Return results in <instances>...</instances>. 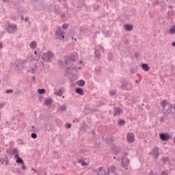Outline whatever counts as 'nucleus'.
I'll list each match as a JSON object with an SVG mask.
<instances>
[{
    "instance_id": "c9c22d12",
    "label": "nucleus",
    "mask_w": 175,
    "mask_h": 175,
    "mask_svg": "<svg viewBox=\"0 0 175 175\" xmlns=\"http://www.w3.org/2000/svg\"><path fill=\"white\" fill-rule=\"evenodd\" d=\"M109 94H110V95L114 96V95H116V90H111L109 92Z\"/></svg>"
},
{
    "instance_id": "864d4df0",
    "label": "nucleus",
    "mask_w": 175,
    "mask_h": 175,
    "mask_svg": "<svg viewBox=\"0 0 175 175\" xmlns=\"http://www.w3.org/2000/svg\"><path fill=\"white\" fill-rule=\"evenodd\" d=\"M28 21V18H25V22Z\"/></svg>"
},
{
    "instance_id": "a19ab883",
    "label": "nucleus",
    "mask_w": 175,
    "mask_h": 175,
    "mask_svg": "<svg viewBox=\"0 0 175 175\" xmlns=\"http://www.w3.org/2000/svg\"><path fill=\"white\" fill-rule=\"evenodd\" d=\"M5 106V103H2L0 104V109H2Z\"/></svg>"
},
{
    "instance_id": "bb28decb",
    "label": "nucleus",
    "mask_w": 175,
    "mask_h": 175,
    "mask_svg": "<svg viewBox=\"0 0 175 175\" xmlns=\"http://www.w3.org/2000/svg\"><path fill=\"white\" fill-rule=\"evenodd\" d=\"M94 55L96 58H99V57H100V53H99V51L98 49H95Z\"/></svg>"
},
{
    "instance_id": "e2e57ef3",
    "label": "nucleus",
    "mask_w": 175,
    "mask_h": 175,
    "mask_svg": "<svg viewBox=\"0 0 175 175\" xmlns=\"http://www.w3.org/2000/svg\"><path fill=\"white\" fill-rule=\"evenodd\" d=\"M75 40H77V39H75Z\"/></svg>"
},
{
    "instance_id": "dca6fc26",
    "label": "nucleus",
    "mask_w": 175,
    "mask_h": 175,
    "mask_svg": "<svg viewBox=\"0 0 175 175\" xmlns=\"http://www.w3.org/2000/svg\"><path fill=\"white\" fill-rule=\"evenodd\" d=\"M142 68L143 70H144L145 72H148V70H150V67L148 66V64H142Z\"/></svg>"
},
{
    "instance_id": "c03bdc74",
    "label": "nucleus",
    "mask_w": 175,
    "mask_h": 175,
    "mask_svg": "<svg viewBox=\"0 0 175 175\" xmlns=\"http://www.w3.org/2000/svg\"><path fill=\"white\" fill-rule=\"evenodd\" d=\"M164 162H169V159L168 158H165L164 159Z\"/></svg>"
},
{
    "instance_id": "a18cd8bd",
    "label": "nucleus",
    "mask_w": 175,
    "mask_h": 175,
    "mask_svg": "<svg viewBox=\"0 0 175 175\" xmlns=\"http://www.w3.org/2000/svg\"><path fill=\"white\" fill-rule=\"evenodd\" d=\"M161 175H167V173L166 172H162Z\"/></svg>"
},
{
    "instance_id": "f704fd0d",
    "label": "nucleus",
    "mask_w": 175,
    "mask_h": 175,
    "mask_svg": "<svg viewBox=\"0 0 175 175\" xmlns=\"http://www.w3.org/2000/svg\"><path fill=\"white\" fill-rule=\"evenodd\" d=\"M68 27H69V25L68 24H64L62 25L63 29H68Z\"/></svg>"
},
{
    "instance_id": "9d476101",
    "label": "nucleus",
    "mask_w": 175,
    "mask_h": 175,
    "mask_svg": "<svg viewBox=\"0 0 175 175\" xmlns=\"http://www.w3.org/2000/svg\"><path fill=\"white\" fill-rule=\"evenodd\" d=\"M17 29V25H8V27L7 29L8 32L9 33H13Z\"/></svg>"
},
{
    "instance_id": "b1692460",
    "label": "nucleus",
    "mask_w": 175,
    "mask_h": 175,
    "mask_svg": "<svg viewBox=\"0 0 175 175\" xmlns=\"http://www.w3.org/2000/svg\"><path fill=\"white\" fill-rule=\"evenodd\" d=\"M53 103V100L51 99H46L44 100V104L46 105V106H50V105H51Z\"/></svg>"
},
{
    "instance_id": "20e7f679",
    "label": "nucleus",
    "mask_w": 175,
    "mask_h": 175,
    "mask_svg": "<svg viewBox=\"0 0 175 175\" xmlns=\"http://www.w3.org/2000/svg\"><path fill=\"white\" fill-rule=\"evenodd\" d=\"M25 64H28V59H19L16 64V69L18 70H20V69H21V68H23Z\"/></svg>"
},
{
    "instance_id": "f3484780",
    "label": "nucleus",
    "mask_w": 175,
    "mask_h": 175,
    "mask_svg": "<svg viewBox=\"0 0 175 175\" xmlns=\"http://www.w3.org/2000/svg\"><path fill=\"white\" fill-rule=\"evenodd\" d=\"M36 47H38V42H36V41H32L30 43V48L35 49H36Z\"/></svg>"
},
{
    "instance_id": "49530a36",
    "label": "nucleus",
    "mask_w": 175,
    "mask_h": 175,
    "mask_svg": "<svg viewBox=\"0 0 175 175\" xmlns=\"http://www.w3.org/2000/svg\"><path fill=\"white\" fill-rule=\"evenodd\" d=\"M31 171L34 172V173H36V170H35V168H31Z\"/></svg>"
},
{
    "instance_id": "6e6552de",
    "label": "nucleus",
    "mask_w": 175,
    "mask_h": 175,
    "mask_svg": "<svg viewBox=\"0 0 175 175\" xmlns=\"http://www.w3.org/2000/svg\"><path fill=\"white\" fill-rule=\"evenodd\" d=\"M126 140L128 143H133L135 142V135L132 133H128L126 135Z\"/></svg>"
},
{
    "instance_id": "72a5a7b5",
    "label": "nucleus",
    "mask_w": 175,
    "mask_h": 175,
    "mask_svg": "<svg viewBox=\"0 0 175 175\" xmlns=\"http://www.w3.org/2000/svg\"><path fill=\"white\" fill-rule=\"evenodd\" d=\"M31 136L32 139H36V137H38V135H36L35 133H31Z\"/></svg>"
},
{
    "instance_id": "79ce46f5",
    "label": "nucleus",
    "mask_w": 175,
    "mask_h": 175,
    "mask_svg": "<svg viewBox=\"0 0 175 175\" xmlns=\"http://www.w3.org/2000/svg\"><path fill=\"white\" fill-rule=\"evenodd\" d=\"M158 3H159V1H158L157 0H155L154 1V5H158Z\"/></svg>"
},
{
    "instance_id": "09e8293b",
    "label": "nucleus",
    "mask_w": 175,
    "mask_h": 175,
    "mask_svg": "<svg viewBox=\"0 0 175 175\" xmlns=\"http://www.w3.org/2000/svg\"><path fill=\"white\" fill-rule=\"evenodd\" d=\"M98 9H99V5H97V7L94 8L95 10H98Z\"/></svg>"
},
{
    "instance_id": "cd10ccee",
    "label": "nucleus",
    "mask_w": 175,
    "mask_h": 175,
    "mask_svg": "<svg viewBox=\"0 0 175 175\" xmlns=\"http://www.w3.org/2000/svg\"><path fill=\"white\" fill-rule=\"evenodd\" d=\"M161 107H163V109H165V107H166V105H167V101H166V100H163L161 103Z\"/></svg>"
},
{
    "instance_id": "f03ea898",
    "label": "nucleus",
    "mask_w": 175,
    "mask_h": 175,
    "mask_svg": "<svg viewBox=\"0 0 175 175\" xmlns=\"http://www.w3.org/2000/svg\"><path fill=\"white\" fill-rule=\"evenodd\" d=\"M42 58L45 62H51V58H54V53L51 51H48L42 55Z\"/></svg>"
},
{
    "instance_id": "7ed1b4c3",
    "label": "nucleus",
    "mask_w": 175,
    "mask_h": 175,
    "mask_svg": "<svg viewBox=\"0 0 175 175\" xmlns=\"http://www.w3.org/2000/svg\"><path fill=\"white\" fill-rule=\"evenodd\" d=\"M64 31H62V29L61 27L58 28L55 31V39H58L59 40H62V39H65V36Z\"/></svg>"
},
{
    "instance_id": "4d7b16f0",
    "label": "nucleus",
    "mask_w": 175,
    "mask_h": 175,
    "mask_svg": "<svg viewBox=\"0 0 175 175\" xmlns=\"http://www.w3.org/2000/svg\"><path fill=\"white\" fill-rule=\"evenodd\" d=\"M32 79H33V80H35V77H33Z\"/></svg>"
},
{
    "instance_id": "f257e3e1",
    "label": "nucleus",
    "mask_w": 175,
    "mask_h": 175,
    "mask_svg": "<svg viewBox=\"0 0 175 175\" xmlns=\"http://www.w3.org/2000/svg\"><path fill=\"white\" fill-rule=\"evenodd\" d=\"M115 155L117 157V161L122 160V167H126L127 169L128 166H129V159H128L127 155L128 152H124V156L122 157H120V154H121V150L120 149L115 148L114 149Z\"/></svg>"
},
{
    "instance_id": "ddd939ff",
    "label": "nucleus",
    "mask_w": 175,
    "mask_h": 175,
    "mask_svg": "<svg viewBox=\"0 0 175 175\" xmlns=\"http://www.w3.org/2000/svg\"><path fill=\"white\" fill-rule=\"evenodd\" d=\"M65 92V89L64 88H62L59 89L58 92H55V94L57 95V96H62V94Z\"/></svg>"
},
{
    "instance_id": "052dcab7",
    "label": "nucleus",
    "mask_w": 175,
    "mask_h": 175,
    "mask_svg": "<svg viewBox=\"0 0 175 175\" xmlns=\"http://www.w3.org/2000/svg\"><path fill=\"white\" fill-rule=\"evenodd\" d=\"M116 157H113V159H116Z\"/></svg>"
},
{
    "instance_id": "3c124183",
    "label": "nucleus",
    "mask_w": 175,
    "mask_h": 175,
    "mask_svg": "<svg viewBox=\"0 0 175 175\" xmlns=\"http://www.w3.org/2000/svg\"><path fill=\"white\" fill-rule=\"evenodd\" d=\"M124 43H125L126 44H128V40H126L124 41Z\"/></svg>"
},
{
    "instance_id": "603ef678",
    "label": "nucleus",
    "mask_w": 175,
    "mask_h": 175,
    "mask_svg": "<svg viewBox=\"0 0 175 175\" xmlns=\"http://www.w3.org/2000/svg\"><path fill=\"white\" fill-rule=\"evenodd\" d=\"M172 46H173V47H175V42H172Z\"/></svg>"
},
{
    "instance_id": "69168bd1",
    "label": "nucleus",
    "mask_w": 175,
    "mask_h": 175,
    "mask_svg": "<svg viewBox=\"0 0 175 175\" xmlns=\"http://www.w3.org/2000/svg\"><path fill=\"white\" fill-rule=\"evenodd\" d=\"M3 1H6V0H3Z\"/></svg>"
},
{
    "instance_id": "2f4dec72",
    "label": "nucleus",
    "mask_w": 175,
    "mask_h": 175,
    "mask_svg": "<svg viewBox=\"0 0 175 175\" xmlns=\"http://www.w3.org/2000/svg\"><path fill=\"white\" fill-rule=\"evenodd\" d=\"M118 124H119V125H120V126L124 125V124H125V120H119Z\"/></svg>"
},
{
    "instance_id": "c756f323",
    "label": "nucleus",
    "mask_w": 175,
    "mask_h": 175,
    "mask_svg": "<svg viewBox=\"0 0 175 175\" xmlns=\"http://www.w3.org/2000/svg\"><path fill=\"white\" fill-rule=\"evenodd\" d=\"M38 94H46V90L44 89H38Z\"/></svg>"
},
{
    "instance_id": "bf43d9fd",
    "label": "nucleus",
    "mask_w": 175,
    "mask_h": 175,
    "mask_svg": "<svg viewBox=\"0 0 175 175\" xmlns=\"http://www.w3.org/2000/svg\"><path fill=\"white\" fill-rule=\"evenodd\" d=\"M136 83H139V81L136 80Z\"/></svg>"
},
{
    "instance_id": "6ab92c4d",
    "label": "nucleus",
    "mask_w": 175,
    "mask_h": 175,
    "mask_svg": "<svg viewBox=\"0 0 175 175\" xmlns=\"http://www.w3.org/2000/svg\"><path fill=\"white\" fill-rule=\"evenodd\" d=\"M107 172L108 173H110V172L114 173V172H116V166L114 165L111 166L107 170Z\"/></svg>"
},
{
    "instance_id": "c85d7f7f",
    "label": "nucleus",
    "mask_w": 175,
    "mask_h": 175,
    "mask_svg": "<svg viewBox=\"0 0 175 175\" xmlns=\"http://www.w3.org/2000/svg\"><path fill=\"white\" fill-rule=\"evenodd\" d=\"M105 140H106V143H107V144H111V143H113V138H111V137L107 138Z\"/></svg>"
},
{
    "instance_id": "8fccbe9b",
    "label": "nucleus",
    "mask_w": 175,
    "mask_h": 175,
    "mask_svg": "<svg viewBox=\"0 0 175 175\" xmlns=\"http://www.w3.org/2000/svg\"><path fill=\"white\" fill-rule=\"evenodd\" d=\"M59 65H62L64 64V62L59 61Z\"/></svg>"
},
{
    "instance_id": "1a4fd4ad",
    "label": "nucleus",
    "mask_w": 175,
    "mask_h": 175,
    "mask_svg": "<svg viewBox=\"0 0 175 175\" xmlns=\"http://www.w3.org/2000/svg\"><path fill=\"white\" fill-rule=\"evenodd\" d=\"M6 151L8 154H10V155H18V152H20L17 148H8Z\"/></svg>"
},
{
    "instance_id": "7c9ffc66",
    "label": "nucleus",
    "mask_w": 175,
    "mask_h": 175,
    "mask_svg": "<svg viewBox=\"0 0 175 175\" xmlns=\"http://www.w3.org/2000/svg\"><path fill=\"white\" fill-rule=\"evenodd\" d=\"M35 70H36V66L31 68V69L29 70V72L31 73H35Z\"/></svg>"
},
{
    "instance_id": "aec40b11",
    "label": "nucleus",
    "mask_w": 175,
    "mask_h": 175,
    "mask_svg": "<svg viewBox=\"0 0 175 175\" xmlns=\"http://www.w3.org/2000/svg\"><path fill=\"white\" fill-rule=\"evenodd\" d=\"M77 84L79 85V87H83V85H85V81H84L83 79H81L77 82Z\"/></svg>"
},
{
    "instance_id": "9b49d317",
    "label": "nucleus",
    "mask_w": 175,
    "mask_h": 175,
    "mask_svg": "<svg viewBox=\"0 0 175 175\" xmlns=\"http://www.w3.org/2000/svg\"><path fill=\"white\" fill-rule=\"evenodd\" d=\"M160 139L161 140H163V142H167V140H169V135L167 134H163V133H161L160 134Z\"/></svg>"
},
{
    "instance_id": "de8ad7c7",
    "label": "nucleus",
    "mask_w": 175,
    "mask_h": 175,
    "mask_svg": "<svg viewBox=\"0 0 175 175\" xmlns=\"http://www.w3.org/2000/svg\"><path fill=\"white\" fill-rule=\"evenodd\" d=\"M3 46L2 44V42H0V49H3Z\"/></svg>"
},
{
    "instance_id": "0eeeda50",
    "label": "nucleus",
    "mask_w": 175,
    "mask_h": 175,
    "mask_svg": "<svg viewBox=\"0 0 175 175\" xmlns=\"http://www.w3.org/2000/svg\"><path fill=\"white\" fill-rule=\"evenodd\" d=\"M122 90H126V91H131L133 88V86H132L131 83H124L122 84Z\"/></svg>"
},
{
    "instance_id": "680f3d73",
    "label": "nucleus",
    "mask_w": 175,
    "mask_h": 175,
    "mask_svg": "<svg viewBox=\"0 0 175 175\" xmlns=\"http://www.w3.org/2000/svg\"><path fill=\"white\" fill-rule=\"evenodd\" d=\"M63 98H65V96H63Z\"/></svg>"
},
{
    "instance_id": "13d9d810",
    "label": "nucleus",
    "mask_w": 175,
    "mask_h": 175,
    "mask_svg": "<svg viewBox=\"0 0 175 175\" xmlns=\"http://www.w3.org/2000/svg\"><path fill=\"white\" fill-rule=\"evenodd\" d=\"M170 9H172V5L170 6Z\"/></svg>"
},
{
    "instance_id": "39448f33",
    "label": "nucleus",
    "mask_w": 175,
    "mask_h": 175,
    "mask_svg": "<svg viewBox=\"0 0 175 175\" xmlns=\"http://www.w3.org/2000/svg\"><path fill=\"white\" fill-rule=\"evenodd\" d=\"M150 154L153 155L154 159H158V158L159 157V148L158 147L154 148L152 150Z\"/></svg>"
},
{
    "instance_id": "5fc2aeb1",
    "label": "nucleus",
    "mask_w": 175,
    "mask_h": 175,
    "mask_svg": "<svg viewBox=\"0 0 175 175\" xmlns=\"http://www.w3.org/2000/svg\"><path fill=\"white\" fill-rule=\"evenodd\" d=\"M34 54H36V55L38 54V52H37V51H35V52H34Z\"/></svg>"
},
{
    "instance_id": "2eb2a0df",
    "label": "nucleus",
    "mask_w": 175,
    "mask_h": 175,
    "mask_svg": "<svg viewBox=\"0 0 175 175\" xmlns=\"http://www.w3.org/2000/svg\"><path fill=\"white\" fill-rule=\"evenodd\" d=\"M75 92L77 94H78L79 95H84V91L83 90V89H81V88H78L75 90Z\"/></svg>"
},
{
    "instance_id": "473e14b6",
    "label": "nucleus",
    "mask_w": 175,
    "mask_h": 175,
    "mask_svg": "<svg viewBox=\"0 0 175 175\" xmlns=\"http://www.w3.org/2000/svg\"><path fill=\"white\" fill-rule=\"evenodd\" d=\"M137 68H131V73H132V75H133V73H135V72H136Z\"/></svg>"
},
{
    "instance_id": "58836bf2",
    "label": "nucleus",
    "mask_w": 175,
    "mask_h": 175,
    "mask_svg": "<svg viewBox=\"0 0 175 175\" xmlns=\"http://www.w3.org/2000/svg\"><path fill=\"white\" fill-rule=\"evenodd\" d=\"M99 49L100 51H102L103 53V51H105V48H103V46H102V45H99Z\"/></svg>"
},
{
    "instance_id": "4be33fe9",
    "label": "nucleus",
    "mask_w": 175,
    "mask_h": 175,
    "mask_svg": "<svg viewBox=\"0 0 175 175\" xmlns=\"http://www.w3.org/2000/svg\"><path fill=\"white\" fill-rule=\"evenodd\" d=\"M78 163H81V166H88V163L87 162H84L83 159H79Z\"/></svg>"
},
{
    "instance_id": "ea45409f",
    "label": "nucleus",
    "mask_w": 175,
    "mask_h": 175,
    "mask_svg": "<svg viewBox=\"0 0 175 175\" xmlns=\"http://www.w3.org/2000/svg\"><path fill=\"white\" fill-rule=\"evenodd\" d=\"M22 169L23 170H27V167H25V164H24V163H23V164H22Z\"/></svg>"
},
{
    "instance_id": "6e6d98bb",
    "label": "nucleus",
    "mask_w": 175,
    "mask_h": 175,
    "mask_svg": "<svg viewBox=\"0 0 175 175\" xmlns=\"http://www.w3.org/2000/svg\"><path fill=\"white\" fill-rule=\"evenodd\" d=\"M62 0H59V2H61ZM63 1H66V0H63Z\"/></svg>"
},
{
    "instance_id": "5701e85b",
    "label": "nucleus",
    "mask_w": 175,
    "mask_h": 175,
    "mask_svg": "<svg viewBox=\"0 0 175 175\" xmlns=\"http://www.w3.org/2000/svg\"><path fill=\"white\" fill-rule=\"evenodd\" d=\"M79 2H81L80 8H87L85 0H79Z\"/></svg>"
},
{
    "instance_id": "0e129e2a",
    "label": "nucleus",
    "mask_w": 175,
    "mask_h": 175,
    "mask_svg": "<svg viewBox=\"0 0 175 175\" xmlns=\"http://www.w3.org/2000/svg\"><path fill=\"white\" fill-rule=\"evenodd\" d=\"M55 175H57V174H55Z\"/></svg>"
},
{
    "instance_id": "423d86ee",
    "label": "nucleus",
    "mask_w": 175,
    "mask_h": 175,
    "mask_svg": "<svg viewBox=\"0 0 175 175\" xmlns=\"http://www.w3.org/2000/svg\"><path fill=\"white\" fill-rule=\"evenodd\" d=\"M77 59V53H74V55L72 56H70V59H68L66 60L65 62V64L66 65H69V64H70V62H76Z\"/></svg>"
},
{
    "instance_id": "a878e982",
    "label": "nucleus",
    "mask_w": 175,
    "mask_h": 175,
    "mask_svg": "<svg viewBox=\"0 0 175 175\" xmlns=\"http://www.w3.org/2000/svg\"><path fill=\"white\" fill-rule=\"evenodd\" d=\"M169 33L170 35L175 33V26L171 27L170 30H169Z\"/></svg>"
},
{
    "instance_id": "4468645a",
    "label": "nucleus",
    "mask_w": 175,
    "mask_h": 175,
    "mask_svg": "<svg viewBox=\"0 0 175 175\" xmlns=\"http://www.w3.org/2000/svg\"><path fill=\"white\" fill-rule=\"evenodd\" d=\"M2 165H8V156L3 155L0 159Z\"/></svg>"
},
{
    "instance_id": "e433bc0d",
    "label": "nucleus",
    "mask_w": 175,
    "mask_h": 175,
    "mask_svg": "<svg viewBox=\"0 0 175 175\" xmlns=\"http://www.w3.org/2000/svg\"><path fill=\"white\" fill-rule=\"evenodd\" d=\"M6 94H13V90H7Z\"/></svg>"
},
{
    "instance_id": "f8f14e48",
    "label": "nucleus",
    "mask_w": 175,
    "mask_h": 175,
    "mask_svg": "<svg viewBox=\"0 0 175 175\" xmlns=\"http://www.w3.org/2000/svg\"><path fill=\"white\" fill-rule=\"evenodd\" d=\"M14 158L16 159V163H21V165H24V161H23V159H21L18 154H15Z\"/></svg>"
},
{
    "instance_id": "a211bd4d",
    "label": "nucleus",
    "mask_w": 175,
    "mask_h": 175,
    "mask_svg": "<svg viewBox=\"0 0 175 175\" xmlns=\"http://www.w3.org/2000/svg\"><path fill=\"white\" fill-rule=\"evenodd\" d=\"M121 109L116 108L113 113L114 117H116V116H120V114H121Z\"/></svg>"
},
{
    "instance_id": "412c9836",
    "label": "nucleus",
    "mask_w": 175,
    "mask_h": 175,
    "mask_svg": "<svg viewBox=\"0 0 175 175\" xmlns=\"http://www.w3.org/2000/svg\"><path fill=\"white\" fill-rule=\"evenodd\" d=\"M124 29L125 31H132L133 29V27H132V25H125Z\"/></svg>"
},
{
    "instance_id": "37998d69",
    "label": "nucleus",
    "mask_w": 175,
    "mask_h": 175,
    "mask_svg": "<svg viewBox=\"0 0 175 175\" xmlns=\"http://www.w3.org/2000/svg\"><path fill=\"white\" fill-rule=\"evenodd\" d=\"M31 129V132H35V126H32Z\"/></svg>"
},
{
    "instance_id": "4c0bfd02",
    "label": "nucleus",
    "mask_w": 175,
    "mask_h": 175,
    "mask_svg": "<svg viewBox=\"0 0 175 175\" xmlns=\"http://www.w3.org/2000/svg\"><path fill=\"white\" fill-rule=\"evenodd\" d=\"M72 127V124H69V123H67L66 124V128H68V129H70V128Z\"/></svg>"
},
{
    "instance_id": "393cba45",
    "label": "nucleus",
    "mask_w": 175,
    "mask_h": 175,
    "mask_svg": "<svg viewBox=\"0 0 175 175\" xmlns=\"http://www.w3.org/2000/svg\"><path fill=\"white\" fill-rule=\"evenodd\" d=\"M66 111V106L62 105L60 107L58 108V111Z\"/></svg>"
}]
</instances>
